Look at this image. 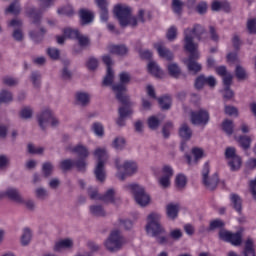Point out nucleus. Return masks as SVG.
I'll return each instance as SVG.
<instances>
[{
  "label": "nucleus",
  "instance_id": "50",
  "mask_svg": "<svg viewBox=\"0 0 256 256\" xmlns=\"http://www.w3.org/2000/svg\"><path fill=\"white\" fill-rule=\"evenodd\" d=\"M20 12L21 6L19 5V2H14L6 8V13H11L12 15H19Z\"/></svg>",
  "mask_w": 256,
  "mask_h": 256
},
{
  "label": "nucleus",
  "instance_id": "20",
  "mask_svg": "<svg viewBox=\"0 0 256 256\" xmlns=\"http://www.w3.org/2000/svg\"><path fill=\"white\" fill-rule=\"evenodd\" d=\"M124 106L119 108V117L116 120V123L119 127H125V119L130 115H133V110L129 108V102L127 104L122 103Z\"/></svg>",
  "mask_w": 256,
  "mask_h": 256
},
{
  "label": "nucleus",
  "instance_id": "4",
  "mask_svg": "<svg viewBox=\"0 0 256 256\" xmlns=\"http://www.w3.org/2000/svg\"><path fill=\"white\" fill-rule=\"evenodd\" d=\"M93 156L97 160L96 166L94 169V174L100 183H103L107 179V172L105 171V163L109 159V154L106 148L98 147L94 150Z\"/></svg>",
  "mask_w": 256,
  "mask_h": 256
},
{
  "label": "nucleus",
  "instance_id": "5",
  "mask_svg": "<svg viewBox=\"0 0 256 256\" xmlns=\"http://www.w3.org/2000/svg\"><path fill=\"white\" fill-rule=\"evenodd\" d=\"M162 215L159 212H151L146 217L145 231L150 237H159L165 233V228L161 225Z\"/></svg>",
  "mask_w": 256,
  "mask_h": 256
},
{
  "label": "nucleus",
  "instance_id": "1",
  "mask_svg": "<svg viewBox=\"0 0 256 256\" xmlns=\"http://www.w3.org/2000/svg\"><path fill=\"white\" fill-rule=\"evenodd\" d=\"M206 37L207 32L201 25H194L184 30V49L189 53V57L184 59V63L191 73H199L202 69L201 64L196 62L201 57V53H199V44L195 42V39L205 41Z\"/></svg>",
  "mask_w": 256,
  "mask_h": 256
},
{
  "label": "nucleus",
  "instance_id": "55",
  "mask_svg": "<svg viewBox=\"0 0 256 256\" xmlns=\"http://www.w3.org/2000/svg\"><path fill=\"white\" fill-rule=\"evenodd\" d=\"M166 39L168 41H175V39H177V27L171 26L168 28L166 31Z\"/></svg>",
  "mask_w": 256,
  "mask_h": 256
},
{
  "label": "nucleus",
  "instance_id": "26",
  "mask_svg": "<svg viewBox=\"0 0 256 256\" xmlns=\"http://www.w3.org/2000/svg\"><path fill=\"white\" fill-rule=\"evenodd\" d=\"M80 19L82 25H89V23H93V19H95V14L91 10L82 9L80 10Z\"/></svg>",
  "mask_w": 256,
  "mask_h": 256
},
{
  "label": "nucleus",
  "instance_id": "31",
  "mask_svg": "<svg viewBox=\"0 0 256 256\" xmlns=\"http://www.w3.org/2000/svg\"><path fill=\"white\" fill-rule=\"evenodd\" d=\"M212 11H231V6L229 5V2H221L219 0H214L211 5Z\"/></svg>",
  "mask_w": 256,
  "mask_h": 256
},
{
  "label": "nucleus",
  "instance_id": "44",
  "mask_svg": "<svg viewBox=\"0 0 256 256\" xmlns=\"http://www.w3.org/2000/svg\"><path fill=\"white\" fill-rule=\"evenodd\" d=\"M177 189H183L187 185V177L184 174H178L175 178Z\"/></svg>",
  "mask_w": 256,
  "mask_h": 256
},
{
  "label": "nucleus",
  "instance_id": "60",
  "mask_svg": "<svg viewBox=\"0 0 256 256\" xmlns=\"http://www.w3.org/2000/svg\"><path fill=\"white\" fill-rule=\"evenodd\" d=\"M87 158H81L78 161H74V167H76V169L78 171H85V169H87Z\"/></svg>",
  "mask_w": 256,
  "mask_h": 256
},
{
  "label": "nucleus",
  "instance_id": "64",
  "mask_svg": "<svg viewBox=\"0 0 256 256\" xmlns=\"http://www.w3.org/2000/svg\"><path fill=\"white\" fill-rule=\"evenodd\" d=\"M172 9L174 13H181V10L183 9V2H181V0H173Z\"/></svg>",
  "mask_w": 256,
  "mask_h": 256
},
{
  "label": "nucleus",
  "instance_id": "45",
  "mask_svg": "<svg viewBox=\"0 0 256 256\" xmlns=\"http://www.w3.org/2000/svg\"><path fill=\"white\" fill-rule=\"evenodd\" d=\"M45 33H47V30H45L44 28H40L38 32L31 31L30 37L35 41V43H39V41L43 39V35H45Z\"/></svg>",
  "mask_w": 256,
  "mask_h": 256
},
{
  "label": "nucleus",
  "instance_id": "41",
  "mask_svg": "<svg viewBox=\"0 0 256 256\" xmlns=\"http://www.w3.org/2000/svg\"><path fill=\"white\" fill-rule=\"evenodd\" d=\"M236 141L242 149H249L251 147L252 139L249 136L236 137Z\"/></svg>",
  "mask_w": 256,
  "mask_h": 256
},
{
  "label": "nucleus",
  "instance_id": "46",
  "mask_svg": "<svg viewBox=\"0 0 256 256\" xmlns=\"http://www.w3.org/2000/svg\"><path fill=\"white\" fill-rule=\"evenodd\" d=\"M90 213L91 215H94L95 217H104L105 215V210L103 207L99 205H92L90 206Z\"/></svg>",
  "mask_w": 256,
  "mask_h": 256
},
{
  "label": "nucleus",
  "instance_id": "51",
  "mask_svg": "<svg viewBox=\"0 0 256 256\" xmlns=\"http://www.w3.org/2000/svg\"><path fill=\"white\" fill-rule=\"evenodd\" d=\"M158 103L161 109H170L171 108V97L163 96L158 99Z\"/></svg>",
  "mask_w": 256,
  "mask_h": 256
},
{
  "label": "nucleus",
  "instance_id": "27",
  "mask_svg": "<svg viewBox=\"0 0 256 256\" xmlns=\"http://www.w3.org/2000/svg\"><path fill=\"white\" fill-rule=\"evenodd\" d=\"M26 14L31 19L33 25L41 23V12L37 11L34 7L27 8Z\"/></svg>",
  "mask_w": 256,
  "mask_h": 256
},
{
  "label": "nucleus",
  "instance_id": "14",
  "mask_svg": "<svg viewBox=\"0 0 256 256\" xmlns=\"http://www.w3.org/2000/svg\"><path fill=\"white\" fill-rule=\"evenodd\" d=\"M219 239H221V241H226V243H231L234 247H239L243 241L241 232L231 233L225 229L220 230Z\"/></svg>",
  "mask_w": 256,
  "mask_h": 256
},
{
  "label": "nucleus",
  "instance_id": "8",
  "mask_svg": "<svg viewBox=\"0 0 256 256\" xmlns=\"http://www.w3.org/2000/svg\"><path fill=\"white\" fill-rule=\"evenodd\" d=\"M67 39H77L80 47H88L90 43L89 37L81 35L79 30L73 28H65L63 30V35L56 37L58 45H63Z\"/></svg>",
  "mask_w": 256,
  "mask_h": 256
},
{
  "label": "nucleus",
  "instance_id": "24",
  "mask_svg": "<svg viewBox=\"0 0 256 256\" xmlns=\"http://www.w3.org/2000/svg\"><path fill=\"white\" fill-rule=\"evenodd\" d=\"M217 75H220L223 79V83L226 87H229L233 83V74L227 71L225 66H219L216 68Z\"/></svg>",
  "mask_w": 256,
  "mask_h": 256
},
{
  "label": "nucleus",
  "instance_id": "38",
  "mask_svg": "<svg viewBox=\"0 0 256 256\" xmlns=\"http://www.w3.org/2000/svg\"><path fill=\"white\" fill-rule=\"evenodd\" d=\"M243 256H255V245L251 239L246 240Z\"/></svg>",
  "mask_w": 256,
  "mask_h": 256
},
{
  "label": "nucleus",
  "instance_id": "9",
  "mask_svg": "<svg viewBox=\"0 0 256 256\" xmlns=\"http://www.w3.org/2000/svg\"><path fill=\"white\" fill-rule=\"evenodd\" d=\"M125 245V239L121 236L119 230H113L104 241V247L110 253H117Z\"/></svg>",
  "mask_w": 256,
  "mask_h": 256
},
{
  "label": "nucleus",
  "instance_id": "18",
  "mask_svg": "<svg viewBox=\"0 0 256 256\" xmlns=\"http://www.w3.org/2000/svg\"><path fill=\"white\" fill-rule=\"evenodd\" d=\"M22 25L23 22L19 20V18H14L7 22V26L14 29L12 35L16 41H23V30H21Z\"/></svg>",
  "mask_w": 256,
  "mask_h": 256
},
{
  "label": "nucleus",
  "instance_id": "11",
  "mask_svg": "<svg viewBox=\"0 0 256 256\" xmlns=\"http://www.w3.org/2000/svg\"><path fill=\"white\" fill-rule=\"evenodd\" d=\"M88 195L91 199H99L103 203H115L117 201V195L115 189H108L103 196L99 195L97 188H89Z\"/></svg>",
  "mask_w": 256,
  "mask_h": 256
},
{
  "label": "nucleus",
  "instance_id": "42",
  "mask_svg": "<svg viewBox=\"0 0 256 256\" xmlns=\"http://www.w3.org/2000/svg\"><path fill=\"white\" fill-rule=\"evenodd\" d=\"M19 115L21 119H31V117H33V108L31 106H23Z\"/></svg>",
  "mask_w": 256,
  "mask_h": 256
},
{
  "label": "nucleus",
  "instance_id": "34",
  "mask_svg": "<svg viewBox=\"0 0 256 256\" xmlns=\"http://www.w3.org/2000/svg\"><path fill=\"white\" fill-rule=\"evenodd\" d=\"M230 204L237 213H241V207L243 205V200L237 194H230Z\"/></svg>",
  "mask_w": 256,
  "mask_h": 256
},
{
  "label": "nucleus",
  "instance_id": "29",
  "mask_svg": "<svg viewBox=\"0 0 256 256\" xmlns=\"http://www.w3.org/2000/svg\"><path fill=\"white\" fill-rule=\"evenodd\" d=\"M127 145V140H125V137L123 136H116L111 143L112 149H115L116 151H123Z\"/></svg>",
  "mask_w": 256,
  "mask_h": 256
},
{
  "label": "nucleus",
  "instance_id": "59",
  "mask_svg": "<svg viewBox=\"0 0 256 256\" xmlns=\"http://www.w3.org/2000/svg\"><path fill=\"white\" fill-rule=\"evenodd\" d=\"M161 124V121L159 120V118H157V116H151L148 118V127L150 129H157V127H159V125Z\"/></svg>",
  "mask_w": 256,
  "mask_h": 256
},
{
  "label": "nucleus",
  "instance_id": "30",
  "mask_svg": "<svg viewBox=\"0 0 256 256\" xmlns=\"http://www.w3.org/2000/svg\"><path fill=\"white\" fill-rule=\"evenodd\" d=\"M166 214L169 219H177V215H179V204L169 203L166 206Z\"/></svg>",
  "mask_w": 256,
  "mask_h": 256
},
{
  "label": "nucleus",
  "instance_id": "19",
  "mask_svg": "<svg viewBox=\"0 0 256 256\" xmlns=\"http://www.w3.org/2000/svg\"><path fill=\"white\" fill-rule=\"evenodd\" d=\"M191 154L193 157H191L190 155H186V160L188 165H197V163H199L201 159H203L204 157H207L205 150L199 147L192 148Z\"/></svg>",
  "mask_w": 256,
  "mask_h": 256
},
{
  "label": "nucleus",
  "instance_id": "53",
  "mask_svg": "<svg viewBox=\"0 0 256 256\" xmlns=\"http://www.w3.org/2000/svg\"><path fill=\"white\" fill-rule=\"evenodd\" d=\"M235 75L240 81L247 79V71L241 65L236 66Z\"/></svg>",
  "mask_w": 256,
  "mask_h": 256
},
{
  "label": "nucleus",
  "instance_id": "33",
  "mask_svg": "<svg viewBox=\"0 0 256 256\" xmlns=\"http://www.w3.org/2000/svg\"><path fill=\"white\" fill-rule=\"evenodd\" d=\"M75 100L78 105H89V101H91V95L86 92H77L75 95Z\"/></svg>",
  "mask_w": 256,
  "mask_h": 256
},
{
  "label": "nucleus",
  "instance_id": "21",
  "mask_svg": "<svg viewBox=\"0 0 256 256\" xmlns=\"http://www.w3.org/2000/svg\"><path fill=\"white\" fill-rule=\"evenodd\" d=\"M154 49H156L159 57L166 59V61H171L173 59V52L169 48L165 47L163 42H157L154 44Z\"/></svg>",
  "mask_w": 256,
  "mask_h": 256
},
{
  "label": "nucleus",
  "instance_id": "15",
  "mask_svg": "<svg viewBox=\"0 0 256 256\" xmlns=\"http://www.w3.org/2000/svg\"><path fill=\"white\" fill-rule=\"evenodd\" d=\"M173 168L169 165L162 167V177L159 178L158 183L162 189H169L171 187V177H173Z\"/></svg>",
  "mask_w": 256,
  "mask_h": 256
},
{
  "label": "nucleus",
  "instance_id": "52",
  "mask_svg": "<svg viewBox=\"0 0 256 256\" xmlns=\"http://www.w3.org/2000/svg\"><path fill=\"white\" fill-rule=\"evenodd\" d=\"M119 226L122 227V229H125L126 231H129L130 229H133V221L127 218H121L118 221Z\"/></svg>",
  "mask_w": 256,
  "mask_h": 256
},
{
  "label": "nucleus",
  "instance_id": "12",
  "mask_svg": "<svg viewBox=\"0 0 256 256\" xmlns=\"http://www.w3.org/2000/svg\"><path fill=\"white\" fill-rule=\"evenodd\" d=\"M225 159L231 171H238V169H241V157L237 155V150L234 147L226 148Z\"/></svg>",
  "mask_w": 256,
  "mask_h": 256
},
{
  "label": "nucleus",
  "instance_id": "35",
  "mask_svg": "<svg viewBox=\"0 0 256 256\" xmlns=\"http://www.w3.org/2000/svg\"><path fill=\"white\" fill-rule=\"evenodd\" d=\"M31 239H33V231L29 228H24L20 238L21 245L27 247L31 243Z\"/></svg>",
  "mask_w": 256,
  "mask_h": 256
},
{
  "label": "nucleus",
  "instance_id": "17",
  "mask_svg": "<svg viewBox=\"0 0 256 256\" xmlns=\"http://www.w3.org/2000/svg\"><path fill=\"white\" fill-rule=\"evenodd\" d=\"M3 197H8V199L17 203V205L23 203V196L17 188L10 187L6 191H0V199H3Z\"/></svg>",
  "mask_w": 256,
  "mask_h": 256
},
{
  "label": "nucleus",
  "instance_id": "57",
  "mask_svg": "<svg viewBox=\"0 0 256 256\" xmlns=\"http://www.w3.org/2000/svg\"><path fill=\"white\" fill-rule=\"evenodd\" d=\"M224 113L229 117H239V110L235 106H225Z\"/></svg>",
  "mask_w": 256,
  "mask_h": 256
},
{
  "label": "nucleus",
  "instance_id": "48",
  "mask_svg": "<svg viewBox=\"0 0 256 256\" xmlns=\"http://www.w3.org/2000/svg\"><path fill=\"white\" fill-rule=\"evenodd\" d=\"M13 101V94L7 90L0 92V103H11Z\"/></svg>",
  "mask_w": 256,
  "mask_h": 256
},
{
  "label": "nucleus",
  "instance_id": "3",
  "mask_svg": "<svg viewBox=\"0 0 256 256\" xmlns=\"http://www.w3.org/2000/svg\"><path fill=\"white\" fill-rule=\"evenodd\" d=\"M116 177L119 181H125L127 177H133L139 173V164L135 160H124L121 162L120 159L115 160Z\"/></svg>",
  "mask_w": 256,
  "mask_h": 256
},
{
  "label": "nucleus",
  "instance_id": "2",
  "mask_svg": "<svg viewBox=\"0 0 256 256\" xmlns=\"http://www.w3.org/2000/svg\"><path fill=\"white\" fill-rule=\"evenodd\" d=\"M133 10L127 4L114 6V15L117 17L120 27H137L139 23H145V10L141 9L138 16H132Z\"/></svg>",
  "mask_w": 256,
  "mask_h": 256
},
{
  "label": "nucleus",
  "instance_id": "54",
  "mask_svg": "<svg viewBox=\"0 0 256 256\" xmlns=\"http://www.w3.org/2000/svg\"><path fill=\"white\" fill-rule=\"evenodd\" d=\"M73 167H75V161L71 159L62 160L60 162V169H62V171H69V169Z\"/></svg>",
  "mask_w": 256,
  "mask_h": 256
},
{
  "label": "nucleus",
  "instance_id": "13",
  "mask_svg": "<svg viewBox=\"0 0 256 256\" xmlns=\"http://www.w3.org/2000/svg\"><path fill=\"white\" fill-rule=\"evenodd\" d=\"M202 181L206 187L210 191H213L217 187L219 183V177L217 175L209 176V162L204 164V168L202 170Z\"/></svg>",
  "mask_w": 256,
  "mask_h": 256
},
{
  "label": "nucleus",
  "instance_id": "37",
  "mask_svg": "<svg viewBox=\"0 0 256 256\" xmlns=\"http://www.w3.org/2000/svg\"><path fill=\"white\" fill-rule=\"evenodd\" d=\"M109 53L112 55H127V47L124 45H111L109 46Z\"/></svg>",
  "mask_w": 256,
  "mask_h": 256
},
{
  "label": "nucleus",
  "instance_id": "63",
  "mask_svg": "<svg viewBox=\"0 0 256 256\" xmlns=\"http://www.w3.org/2000/svg\"><path fill=\"white\" fill-rule=\"evenodd\" d=\"M30 81L34 87L41 85V74L39 72H33L30 76Z\"/></svg>",
  "mask_w": 256,
  "mask_h": 256
},
{
  "label": "nucleus",
  "instance_id": "40",
  "mask_svg": "<svg viewBox=\"0 0 256 256\" xmlns=\"http://www.w3.org/2000/svg\"><path fill=\"white\" fill-rule=\"evenodd\" d=\"M114 79H115V72H113L112 68H107L106 76L103 79V85L105 87H109V85L113 84Z\"/></svg>",
  "mask_w": 256,
  "mask_h": 256
},
{
  "label": "nucleus",
  "instance_id": "16",
  "mask_svg": "<svg viewBox=\"0 0 256 256\" xmlns=\"http://www.w3.org/2000/svg\"><path fill=\"white\" fill-rule=\"evenodd\" d=\"M191 121L193 125H207L209 123V112L204 109L192 112Z\"/></svg>",
  "mask_w": 256,
  "mask_h": 256
},
{
  "label": "nucleus",
  "instance_id": "56",
  "mask_svg": "<svg viewBox=\"0 0 256 256\" xmlns=\"http://www.w3.org/2000/svg\"><path fill=\"white\" fill-rule=\"evenodd\" d=\"M55 167L53 166V163L51 162H45L42 165V171L43 174L45 175V177H49V175H51L54 171Z\"/></svg>",
  "mask_w": 256,
  "mask_h": 256
},
{
  "label": "nucleus",
  "instance_id": "58",
  "mask_svg": "<svg viewBox=\"0 0 256 256\" xmlns=\"http://www.w3.org/2000/svg\"><path fill=\"white\" fill-rule=\"evenodd\" d=\"M86 67L87 69H89V71H95V69H97V67H99V60H97V58H89L86 61Z\"/></svg>",
  "mask_w": 256,
  "mask_h": 256
},
{
  "label": "nucleus",
  "instance_id": "22",
  "mask_svg": "<svg viewBox=\"0 0 256 256\" xmlns=\"http://www.w3.org/2000/svg\"><path fill=\"white\" fill-rule=\"evenodd\" d=\"M75 245V242L71 238H64L61 240H58L54 245V251H58L61 253V251H69L72 249Z\"/></svg>",
  "mask_w": 256,
  "mask_h": 256
},
{
  "label": "nucleus",
  "instance_id": "43",
  "mask_svg": "<svg viewBox=\"0 0 256 256\" xmlns=\"http://www.w3.org/2000/svg\"><path fill=\"white\" fill-rule=\"evenodd\" d=\"M235 128V124L232 120L226 119L222 122V129L227 133V135H233V129Z\"/></svg>",
  "mask_w": 256,
  "mask_h": 256
},
{
  "label": "nucleus",
  "instance_id": "28",
  "mask_svg": "<svg viewBox=\"0 0 256 256\" xmlns=\"http://www.w3.org/2000/svg\"><path fill=\"white\" fill-rule=\"evenodd\" d=\"M70 151L72 153H76L81 158H87L89 157V148L83 144H78L76 146L70 147Z\"/></svg>",
  "mask_w": 256,
  "mask_h": 256
},
{
  "label": "nucleus",
  "instance_id": "32",
  "mask_svg": "<svg viewBox=\"0 0 256 256\" xmlns=\"http://www.w3.org/2000/svg\"><path fill=\"white\" fill-rule=\"evenodd\" d=\"M193 135V131L189 128V125L182 124L179 128V137L182 138L183 141H189Z\"/></svg>",
  "mask_w": 256,
  "mask_h": 256
},
{
  "label": "nucleus",
  "instance_id": "36",
  "mask_svg": "<svg viewBox=\"0 0 256 256\" xmlns=\"http://www.w3.org/2000/svg\"><path fill=\"white\" fill-rule=\"evenodd\" d=\"M91 130L93 131L94 135H96V137H105V126H103L102 123L100 122H95L92 124L91 126Z\"/></svg>",
  "mask_w": 256,
  "mask_h": 256
},
{
  "label": "nucleus",
  "instance_id": "49",
  "mask_svg": "<svg viewBox=\"0 0 256 256\" xmlns=\"http://www.w3.org/2000/svg\"><path fill=\"white\" fill-rule=\"evenodd\" d=\"M168 73L172 76V77H179V75H181V69L179 68V66L175 63H170L168 65Z\"/></svg>",
  "mask_w": 256,
  "mask_h": 256
},
{
  "label": "nucleus",
  "instance_id": "10",
  "mask_svg": "<svg viewBox=\"0 0 256 256\" xmlns=\"http://www.w3.org/2000/svg\"><path fill=\"white\" fill-rule=\"evenodd\" d=\"M41 129L47 128L49 125L58 127L59 119L55 117V112L51 108H44L37 116Z\"/></svg>",
  "mask_w": 256,
  "mask_h": 256
},
{
  "label": "nucleus",
  "instance_id": "61",
  "mask_svg": "<svg viewBox=\"0 0 256 256\" xmlns=\"http://www.w3.org/2000/svg\"><path fill=\"white\" fill-rule=\"evenodd\" d=\"M58 15H67L68 17L73 15V7L71 5H66L61 7L57 11Z\"/></svg>",
  "mask_w": 256,
  "mask_h": 256
},
{
  "label": "nucleus",
  "instance_id": "47",
  "mask_svg": "<svg viewBox=\"0 0 256 256\" xmlns=\"http://www.w3.org/2000/svg\"><path fill=\"white\" fill-rule=\"evenodd\" d=\"M27 150L28 153H31L32 155H42L43 151H45V148L41 146H35L34 144H28Z\"/></svg>",
  "mask_w": 256,
  "mask_h": 256
},
{
  "label": "nucleus",
  "instance_id": "25",
  "mask_svg": "<svg viewBox=\"0 0 256 256\" xmlns=\"http://www.w3.org/2000/svg\"><path fill=\"white\" fill-rule=\"evenodd\" d=\"M147 71H148V73H150V75H153L154 77H157L158 79L163 78V76L165 75V73L163 72L161 67H159V64H157V62H155V61H150L147 64Z\"/></svg>",
  "mask_w": 256,
  "mask_h": 256
},
{
  "label": "nucleus",
  "instance_id": "39",
  "mask_svg": "<svg viewBox=\"0 0 256 256\" xmlns=\"http://www.w3.org/2000/svg\"><path fill=\"white\" fill-rule=\"evenodd\" d=\"M34 195L36 199H39L40 201H45V199L49 197V192L43 187H38L34 190Z\"/></svg>",
  "mask_w": 256,
  "mask_h": 256
},
{
  "label": "nucleus",
  "instance_id": "7",
  "mask_svg": "<svg viewBox=\"0 0 256 256\" xmlns=\"http://www.w3.org/2000/svg\"><path fill=\"white\" fill-rule=\"evenodd\" d=\"M120 84H116L112 86L114 93H116V97L120 103L127 105L129 103V96L127 95V85H129L131 81V74L128 72H121L119 74Z\"/></svg>",
  "mask_w": 256,
  "mask_h": 256
},
{
  "label": "nucleus",
  "instance_id": "62",
  "mask_svg": "<svg viewBox=\"0 0 256 256\" xmlns=\"http://www.w3.org/2000/svg\"><path fill=\"white\" fill-rule=\"evenodd\" d=\"M47 55L50 57V59L57 61V59H59V57L61 55V52L57 48H48Z\"/></svg>",
  "mask_w": 256,
  "mask_h": 256
},
{
  "label": "nucleus",
  "instance_id": "6",
  "mask_svg": "<svg viewBox=\"0 0 256 256\" xmlns=\"http://www.w3.org/2000/svg\"><path fill=\"white\" fill-rule=\"evenodd\" d=\"M124 191L132 193L134 201L140 207H148L151 205V195L145 191V188L138 184H126L124 185Z\"/></svg>",
  "mask_w": 256,
  "mask_h": 256
},
{
  "label": "nucleus",
  "instance_id": "23",
  "mask_svg": "<svg viewBox=\"0 0 256 256\" xmlns=\"http://www.w3.org/2000/svg\"><path fill=\"white\" fill-rule=\"evenodd\" d=\"M95 2L100 9V21L107 23V21H109V10L107 9L109 3L107 0H95Z\"/></svg>",
  "mask_w": 256,
  "mask_h": 256
}]
</instances>
